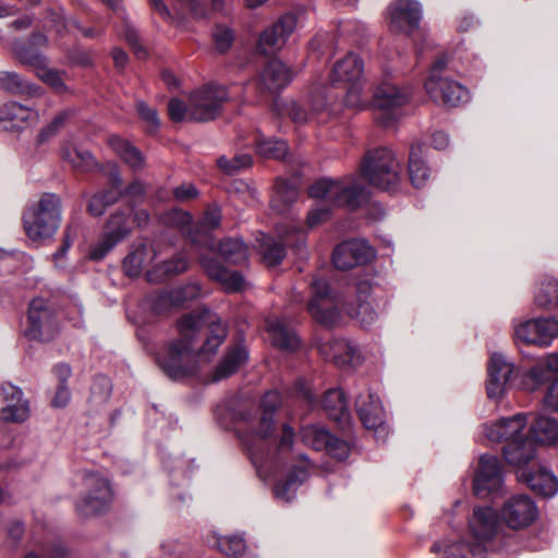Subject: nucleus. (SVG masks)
<instances>
[{
  "mask_svg": "<svg viewBox=\"0 0 558 558\" xmlns=\"http://www.w3.org/2000/svg\"><path fill=\"white\" fill-rule=\"evenodd\" d=\"M323 405L328 416L342 427L349 424L350 414L347 409L344 392L339 388L329 389L324 397Z\"/></svg>",
  "mask_w": 558,
  "mask_h": 558,
  "instance_id": "obj_40",
  "label": "nucleus"
},
{
  "mask_svg": "<svg viewBox=\"0 0 558 558\" xmlns=\"http://www.w3.org/2000/svg\"><path fill=\"white\" fill-rule=\"evenodd\" d=\"M0 418L7 422H24L29 416L28 401L23 397V391L10 384L1 386Z\"/></svg>",
  "mask_w": 558,
  "mask_h": 558,
  "instance_id": "obj_27",
  "label": "nucleus"
},
{
  "mask_svg": "<svg viewBox=\"0 0 558 558\" xmlns=\"http://www.w3.org/2000/svg\"><path fill=\"white\" fill-rule=\"evenodd\" d=\"M497 512L490 507H477L469 521V530L474 542L464 541L439 544L435 543L432 551L441 558H486L485 544L490 541L497 530Z\"/></svg>",
  "mask_w": 558,
  "mask_h": 558,
  "instance_id": "obj_3",
  "label": "nucleus"
},
{
  "mask_svg": "<svg viewBox=\"0 0 558 558\" xmlns=\"http://www.w3.org/2000/svg\"><path fill=\"white\" fill-rule=\"evenodd\" d=\"M361 172L372 186L388 192H396L402 180L401 160L386 147L368 151Z\"/></svg>",
  "mask_w": 558,
  "mask_h": 558,
  "instance_id": "obj_6",
  "label": "nucleus"
},
{
  "mask_svg": "<svg viewBox=\"0 0 558 558\" xmlns=\"http://www.w3.org/2000/svg\"><path fill=\"white\" fill-rule=\"evenodd\" d=\"M502 484L504 474L499 460L490 454H482L473 484L474 494L480 498L498 495Z\"/></svg>",
  "mask_w": 558,
  "mask_h": 558,
  "instance_id": "obj_17",
  "label": "nucleus"
},
{
  "mask_svg": "<svg viewBox=\"0 0 558 558\" xmlns=\"http://www.w3.org/2000/svg\"><path fill=\"white\" fill-rule=\"evenodd\" d=\"M136 109L140 117L148 122L153 128L159 126V119L155 109L148 107L144 101H138L136 104Z\"/></svg>",
  "mask_w": 558,
  "mask_h": 558,
  "instance_id": "obj_63",
  "label": "nucleus"
},
{
  "mask_svg": "<svg viewBox=\"0 0 558 558\" xmlns=\"http://www.w3.org/2000/svg\"><path fill=\"white\" fill-rule=\"evenodd\" d=\"M446 65L444 59L437 60L429 70L424 87L435 102L456 107L469 99V92L458 82L441 75Z\"/></svg>",
  "mask_w": 558,
  "mask_h": 558,
  "instance_id": "obj_11",
  "label": "nucleus"
},
{
  "mask_svg": "<svg viewBox=\"0 0 558 558\" xmlns=\"http://www.w3.org/2000/svg\"><path fill=\"white\" fill-rule=\"evenodd\" d=\"M201 292V289L197 284H190L184 287L182 290L174 291L171 293L162 294L160 299L162 301L167 300H179L181 298L183 299H193L196 298Z\"/></svg>",
  "mask_w": 558,
  "mask_h": 558,
  "instance_id": "obj_60",
  "label": "nucleus"
},
{
  "mask_svg": "<svg viewBox=\"0 0 558 558\" xmlns=\"http://www.w3.org/2000/svg\"><path fill=\"white\" fill-rule=\"evenodd\" d=\"M389 28L392 33L410 35L422 19V7L416 0H393L388 8Z\"/></svg>",
  "mask_w": 558,
  "mask_h": 558,
  "instance_id": "obj_19",
  "label": "nucleus"
},
{
  "mask_svg": "<svg viewBox=\"0 0 558 558\" xmlns=\"http://www.w3.org/2000/svg\"><path fill=\"white\" fill-rule=\"evenodd\" d=\"M39 112L16 101H10L0 108V130L20 131L36 125Z\"/></svg>",
  "mask_w": 558,
  "mask_h": 558,
  "instance_id": "obj_28",
  "label": "nucleus"
},
{
  "mask_svg": "<svg viewBox=\"0 0 558 558\" xmlns=\"http://www.w3.org/2000/svg\"><path fill=\"white\" fill-rule=\"evenodd\" d=\"M208 277L218 281L226 292H239L245 287L244 277L239 271L227 269L219 262L206 257L201 259Z\"/></svg>",
  "mask_w": 558,
  "mask_h": 558,
  "instance_id": "obj_36",
  "label": "nucleus"
},
{
  "mask_svg": "<svg viewBox=\"0 0 558 558\" xmlns=\"http://www.w3.org/2000/svg\"><path fill=\"white\" fill-rule=\"evenodd\" d=\"M306 466L294 468L288 477L275 486V495L278 499L290 501L293 499L298 487L307 478Z\"/></svg>",
  "mask_w": 558,
  "mask_h": 558,
  "instance_id": "obj_45",
  "label": "nucleus"
},
{
  "mask_svg": "<svg viewBox=\"0 0 558 558\" xmlns=\"http://www.w3.org/2000/svg\"><path fill=\"white\" fill-rule=\"evenodd\" d=\"M544 407L551 412L558 413V380H555L547 389L544 396Z\"/></svg>",
  "mask_w": 558,
  "mask_h": 558,
  "instance_id": "obj_64",
  "label": "nucleus"
},
{
  "mask_svg": "<svg viewBox=\"0 0 558 558\" xmlns=\"http://www.w3.org/2000/svg\"><path fill=\"white\" fill-rule=\"evenodd\" d=\"M191 221L192 216L184 210L174 209L168 215V222L182 230L189 227Z\"/></svg>",
  "mask_w": 558,
  "mask_h": 558,
  "instance_id": "obj_62",
  "label": "nucleus"
},
{
  "mask_svg": "<svg viewBox=\"0 0 558 558\" xmlns=\"http://www.w3.org/2000/svg\"><path fill=\"white\" fill-rule=\"evenodd\" d=\"M331 98H333V96L317 93L312 95L307 106L296 101H290L287 105V112L291 120L298 124L313 121L326 123L332 116L339 112V106L330 102Z\"/></svg>",
  "mask_w": 558,
  "mask_h": 558,
  "instance_id": "obj_13",
  "label": "nucleus"
},
{
  "mask_svg": "<svg viewBox=\"0 0 558 558\" xmlns=\"http://www.w3.org/2000/svg\"><path fill=\"white\" fill-rule=\"evenodd\" d=\"M108 144L133 170H140L144 167V158L142 154L128 141H124L117 135H112L108 138Z\"/></svg>",
  "mask_w": 558,
  "mask_h": 558,
  "instance_id": "obj_44",
  "label": "nucleus"
},
{
  "mask_svg": "<svg viewBox=\"0 0 558 558\" xmlns=\"http://www.w3.org/2000/svg\"><path fill=\"white\" fill-rule=\"evenodd\" d=\"M518 480L525 483L533 492L545 497H553L558 492V478L547 468L533 463L518 472Z\"/></svg>",
  "mask_w": 558,
  "mask_h": 558,
  "instance_id": "obj_29",
  "label": "nucleus"
},
{
  "mask_svg": "<svg viewBox=\"0 0 558 558\" xmlns=\"http://www.w3.org/2000/svg\"><path fill=\"white\" fill-rule=\"evenodd\" d=\"M129 214L124 210L114 211L108 219L100 239L90 247V259H102L113 247L125 240L131 233Z\"/></svg>",
  "mask_w": 558,
  "mask_h": 558,
  "instance_id": "obj_14",
  "label": "nucleus"
},
{
  "mask_svg": "<svg viewBox=\"0 0 558 558\" xmlns=\"http://www.w3.org/2000/svg\"><path fill=\"white\" fill-rule=\"evenodd\" d=\"M257 153L265 158L281 159L288 153V144L282 140H260Z\"/></svg>",
  "mask_w": 558,
  "mask_h": 558,
  "instance_id": "obj_53",
  "label": "nucleus"
},
{
  "mask_svg": "<svg viewBox=\"0 0 558 558\" xmlns=\"http://www.w3.org/2000/svg\"><path fill=\"white\" fill-rule=\"evenodd\" d=\"M83 483L86 492L76 505L78 513L90 517L108 510L113 499L110 481L100 472L86 471Z\"/></svg>",
  "mask_w": 558,
  "mask_h": 558,
  "instance_id": "obj_10",
  "label": "nucleus"
},
{
  "mask_svg": "<svg viewBox=\"0 0 558 558\" xmlns=\"http://www.w3.org/2000/svg\"><path fill=\"white\" fill-rule=\"evenodd\" d=\"M61 157L72 168L87 172L96 168V160L93 154L84 148L64 144L61 148Z\"/></svg>",
  "mask_w": 558,
  "mask_h": 558,
  "instance_id": "obj_41",
  "label": "nucleus"
},
{
  "mask_svg": "<svg viewBox=\"0 0 558 558\" xmlns=\"http://www.w3.org/2000/svg\"><path fill=\"white\" fill-rule=\"evenodd\" d=\"M308 195L323 202L307 214V225L313 228L329 218L331 207H359L365 198V189L355 178H323L311 185Z\"/></svg>",
  "mask_w": 558,
  "mask_h": 558,
  "instance_id": "obj_2",
  "label": "nucleus"
},
{
  "mask_svg": "<svg viewBox=\"0 0 558 558\" xmlns=\"http://www.w3.org/2000/svg\"><path fill=\"white\" fill-rule=\"evenodd\" d=\"M14 54L22 63L33 66L36 75L56 92L62 93L66 89L61 73L48 68L47 58L39 51L25 48L24 46H16Z\"/></svg>",
  "mask_w": 558,
  "mask_h": 558,
  "instance_id": "obj_25",
  "label": "nucleus"
},
{
  "mask_svg": "<svg viewBox=\"0 0 558 558\" xmlns=\"http://www.w3.org/2000/svg\"><path fill=\"white\" fill-rule=\"evenodd\" d=\"M187 265H189L187 259L183 255L179 254L171 260L163 262L153 272H150V271L147 272V278L149 281H154L156 279H161L160 276H157L155 278V274L157 271H161L162 276L178 275V274L185 271L187 269Z\"/></svg>",
  "mask_w": 558,
  "mask_h": 558,
  "instance_id": "obj_52",
  "label": "nucleus"
},
{
  "mask_svg": "<svg viewBox=\"0 0 558 558\" xmlns=\"http://www.w3.org/2000/svg\"><path fill=\"white\" fill-rule=\"evenodd\" d=\"M372 284L368 280H361L355 287V301L345 306L347 313L356 318L361 325H372L377 319V313L369 300Z\"/></svg>",
  "mask_w": 558,
  "mask_h": 558,
  "instance_id": "obj_31",
  "label": "nucleus"
},
{
  "mask_svg": "<svg viewBox=\"0 0 558 558\" xmlns=\"http://www.w3.org/2000/svg\"><path fill=\"white\" fill-rule=\"evenodd\" d=\"M323 450H326L330 456L338 460H344L349 456L350 447L345 441L330 435L328 445H326Z\"/></svg>",
  "mask_w": 558,
  "mask_h": 558,
  "instance_id": "obj_58",
  "label": "nucleus"
},
{
  "mask_svg": "<svg viewBox=\"0 0 558 558\" xmlns=\"http://www.w3.org/2000/svg\"><path fill=\"white\" fill-rule=\"evenodd\" d=\"M534 302L539 308H555L558 306V280L546 278L541 281L534 293Z\"/></svg>",
  "mask_w": 558,
  "mask_h": 558,
  "instance_id": "obj_47",
  "label": "nucleus"
},
{
  "mask_svg": "<svg viewBox=\"0 0 558 558\" xmlns=\"http://www.w3.org/2000/svg\"><path fill=\"white\" fill-rule=\"evenodd\" d=\"M61 199L53 193H45L23 216L24 229L33 241L51 238L61 222Z\"/></svg>",
  "mask_w": 558,
  "mask_h": 558,
  "instance_id": "obj_7",
  "label": "nucleus"
},
{
  "mask_svg": "<svg viewBox=\"0 0 558 558\" xmlns=\"http://www.w3.org/2000/svg\"><path fill=\"white\" fill-rule=\"evenodd\" d=\"M177 329L178 338L168 341L156 357L165 374L175 380L194 374L199 360L215 355L228 335L220 317L208 308L183 315Z\"/></svg>",
  "mask_w": 558,
  "mask_h": 558,
  "instance_id": "obj_1",
  "label": "nucleus"
},
{
  "mask_svg": "<svg viewBox=\"0 0 558 558\" xmlns=\"http://www.w3.org/2000/svg\"><path fill=\"white\" fill-rule=\"evenodd\" d=\"M220 255L228 262L234 265L242 264L247 259V247L239 239H226L219 244Z\"/></svg>",
  "mask_w": 558,
  "mask_h": 558,
  "instance_id": "obj_49",
  "label": "nucleus"
},
{
  "mask_svg": "<svg viewBox=\"0 0 558 558\" xmlns=\"http://www.w3.org/2000/svg\"><path fill=\"white\" fill-rule=\"evenodd\" d=\"M318 351L326 360H330L339 366H354L360 362L359 350L345 340L323 341L318 344Z\"/></svg>",
  "mask_w": 558,
  "mask_h": 558,
  "instance_id": "obj_34",
  "label": "nucleus"
},
{
  "mask_svg": "<svg viewBox=\"0 0 558 558\" xmlns=\"http://www.w3.org/2000/svg\"><path fill=\"white\" fill-rule=\"evenodd\" d=\"M27 319L25 335L31 339L49 341L58 330V323L43 299H34L31 302Z\"/></svg>",
  "mask_w": 558,
  "mask_h": 558,
  "instance_id": "obj_18",
  "label": "nucleus"
},
{
  "mask_svg": "<svg viewBox=\"0 0 558 558\" xmlns=\"http://www.w3.org/2000/svg\"><path fill=\"white\" fill-rule=\"evenodd\" d=\"M527 425V414L518 413L510 417H502L496 423L485 424L483 434L495 442L510 444L526 437L524 430Z\"/></svg>",
  "mask_w": 558,
  "mask_h": 558,
  "instance_id": "obj_22",
  "label": "nucleus"
},
{
  "mask_svg": "<svg viewBox=\"0 0 558 558\" xmlns=\"http://www.w3.org/2000/svg\"><path fill=\"white\" fill-rule=\"evenodd\" d=\"M280 241L262 234L259 252L267 266L280 264L286 256L284 246H289L300 258L306 257V232L299 226L284 223L277 229Z\"/></svg>",
  "mask_w": 558,
  "mask_h": 558,
  "instance_id": "obj_9",
  "label": "nucleus"
},
{
  "mask_svg": "<svg viewBox=\"0 0 558 558\" xmlns=\"http://www.w3.org/2000/svg\"><path fill=\"white\" fill-rule=\"evenodd\" d=\"M530 430L534 440L539 444L546 446L558 444V421L554 417L537 416Z\"/></svg>",
  "mask_w": 558,
  "mask_h": 558,
  "instance_id": "obj_42",
  "label": "nucleus"
},
{
  "mask_svg": "<svg viewBox=\"0 0 558 558\" xmlns=\"http://www.w3.org/2000/svg\"><path fill=\"white\" fill-rule=\"evenodd\" d=\"M311 288L313 295L307 305L308 313L317 323L331 326L339 317L338 295L320 279L313 280Z\"/></svg>",
  "mask_w": 558,
  "mask_h": 558,
  "instance_id": "obj_15",
  "label": "nucleus"
},
{
  "mask_svg": "<svg viewBox=\"0 0 558 558\" xmlns=\"http://www.w3.org/2000/svg\"><path fill=\"white\" fill-rule=\"evenodd\" d=\"M410 96L409 88L399 87L388 81L381 82L373 97L376 121L383 126H391L399 119V109L409 101Z\"/></svg>",
  "mask_w": 558,
  "mask_h": 558,
  "instance_id": "obj_12",
  "label": "nucleus"
},
{
  "mask_svg": "<svg viewBox=\"0 0 558 558\" xmlns=\"http://www.w3.org/2000/svg\"><path fill=\"white\" fill-rule=\"evenodd\" d=\"M294 397L298 402L304 404L307 409H311L315 402L316 397L312 390L310 384L299 380L294 387Z\"/></svg>",
  "mask_w": 558,
  "mask_h": 558,
  "instance_id": "obj_57",
  "label": "nucleus"
},
{
  "mask_svg": "<svg viewBox=\"0 0 558 558\" xmlns=\"http://www.w3.org/2000/svg\"><path fill=\"white\" fill-rule=\"evenodd\" d=\"M173 195L179 202H187L198 196L197 189L191 183H183L173 190Z\"/></svg>",
  "mask_w": 558,
  "mask_h": 558,
  "instance_id": "obj_61",
  "label": "nucleus"
},
{
  "mask_svg": "<svg viewBox=\"0 0 558 558\" xmlns=\"http://www.w3.org/2000/svg\"><path fill=\"white\" fill-rule=\"evenodd\" d=\"M220 221H221L220 208L216 205L208 206L204 214V217L202 220V226L206 229L213 230V229H216L220 225Z\"/></svg>",
  "mask_w": 558,
  "mask_h": 558,
  "instance_id": "obj_59",
  "label": "nucleus"
},
{
  "mask_svg": "<svg viewBox=\"0 0 558 558\" xmlns=\"http://www.w3.org/2000/svg\"><path fill=\"white\" fill-rule=\"evenodd\" d=\"M375 256L374 250L364 240H349L336 246L333 265L341 270L365 264Z\"/></svg>",
  "mask_w": 558,
  "mask_h": 558,
  "instance_id": "obj_26",
  "label": "nucleus"
},
{
  "mask_svg": "<svg viewBox=\"0 0 558 558\" xmlns=\"http://www.w3.org/2000/svg\"><path fill=\"white\" fill-rule=\"evenodd\" d=\"M0 88L12 95H40L39 88L23 80L20 74L12 71L0 72Z\"/></svg>",
  "mask_w": 558,
  "mask_h": 558,
  "instance_id": "obj_46",
  "label": "nucleus"
},
{
  "mask_svg": "<svg viewBox=\"0 0 558 558\" xmlns=\"http://www.w3.org/2000/svg\"><path fill=\"white\" fill-rule=\"evenodd\" d=\"M514 365L501 353H492L487 365L486 390L489 399H500L511 385Z\"/></svg>",
  "mask_w": 558,
  "mask_h": 558,
  "instance_id": "obj_21",
  "label": "nucleus"
},
{
  "mask_svg": "<svg viewBox=\"0 0 558 558\" xmlns=\"http://www.w3.org/2000/svg\"><path fill=\"white\" fill-rule=\"evenodd\" d=\"M229 100L223 85L208 84L191 93L189 104L172 98L168 104L169 117L174 122H207L217 118L222 105Z\"/></svg>",
  "mask_w": 558,
  "mask_h": 558,
  "instance_id": "obj_4",
  "label": "nucleus"
},
{
  "mask_svg": "<svg viewBox=\"0 0 558 558\" xmlns=\"http://www.w3.org/2000/svg\"><path fill=\"white\" fill-rule=\"evenodd\" d=\"M248 353L246 349L240 344L229 349L221 359L220 363L216 366L211 375V381H220L232 374L246 363Z\"/></svg>",
  "mask_w": 558,
  "mask_h": 558,
  "instance_id": "obj_39",
  "label": "nucleus"
},
{
  "mask_svg": "<svg viewBox=\"0 0 558 558\" xmlns=\"http://www.w3.org/2000/svg\"><path fill=\"white\" fill-rule=\"evenodd\" d=\"M302 441L315 450H323L328 445L330 433L319 425H307L301 428Z\"/></svg>",
  "mask_w": 558,
  "mask_h": 558,
  "instance_id": "obj_50",
  "label": "nucleus"
},
{
  "mask_svg": "<svg viewBox=\"0 0 558 558\" xmlns=\"http://www.w3.org/2000/svg\"><path fill=\"white\" fill-rule=\"evenodd\" d=\"M218 166L228 174H233L242 169L248 168L252 165V157L248 154H240L229 159L220 157Z\"/></svg>",
  "mask_w": 558,
  "mask_h": 558,
  "instance_id": "obj_55",
  "label": "nucleus"
},
{
  "mask_svg": "<svg viewBox=\"0 0 558 558\" xmlns=\"http://www.w3.org/2000/svg\"><path fill=\"white\" fill-rule=\"evenodd\" d=\"M265 330L271 343L284 351H295L300 347V340L295 332L283 318L269 316L265 320Z\"/></svg>",
  "mask_w": 558,
  "mask_h": 558,
  "instance_id": "obj_37",
  "label": "nucleus"
},
{
  "mask_svg": "<svg viewBox=\"0 0 558 558\" xmlns=\"http://www.w3.org/2000/svg\"><path fill=\"white\" fill-rule=\"evenodd\" d=\"M558 337V320L554 317H538L514 325V339L525 344L548 347Z\"/></svg>",
  "mask_w": 558,
  "mask_h": 558,
  "instance_id": "obj_16",
  "label": "nucleus"
},
{
  "mask_svg": "<svg viewBox=\"0 0 558 558\" xmlns=\"http://www.w3.org/2000/svg\"><path fill=\"white\" fill-rule=\"evenodd\" d=\"M298 26L296 15L286 13L267 27L259 36L257 49L264 54L272 53L280 49L287 41L288 37L295 31Z\"/></svg>",
  "mask_w": 558,
  "mask_h": 558,
  "instance_id": "obj_24",
  "label": "nucleus"
},
{
  "mask_svg": "<svg viewBox=\"0 0 558 558\" xmlns=\"http://www.w3.org/2000/svg\"><path fill=\"white\" fill-rule=\"evenodd\" d=\"M363 69L362 59L349 52L335 63L330 74V83L333 86L343 85L347 89L345 106L357 110H363L368 105L363 96Z\"/></svg>",
  "mask_w": 558,
  "mask_h": 558,
  "instance_id": "obj_8",
  "label": "nucleus"
},
{
  "mask_svg": "<svg viewBox=\"0 0 558 558\" xmlns=\"http://www.w3.org/2000/svg\"><path fill=\"white\" fill-rule=\"evenodd\" d=\"M356 412L365 428L375 432L384 439L388 434L385 424V412L379 398L371 392L360 395L356 399Z\"/></svg>",
  "mask_w": 558,
  "mask_h": 558,
  "instance_id": "obj_23",
  "label": "nucleus"
},
{
  "mask_svg": "<svg viewBox=\"0 0 558 558\" xmlns=\"http://www.w3.org/2000/svg\"><path fill=\"white\" fill-rule=\"evenodd\" d=\"M558 375V354L551 353L539 359L527 369L521 380L524 390L535 391Z\"/></svg>",
  "mask_w": 558,
  "mask_h": 558,
  "instance_id": "obj_30",
  "label": "nucleus"
},
{
  "mask_svg": "<svg viewBox=\"0 0 558 558\" xmlns=\"http://www.w3.org/2000/svg\"><path fill=\"white\" fill-rule=\"evenodd\" d=\"M218 547L221 553L227 556L238 557L246 549L243 537L239 535L223 536L218 539Z\"/></svg>",
  "mask_w": 558,
  "mask_h": 558,
  "instance_id": "obj_54",
  "label": "nucleus"
},
{
  "mask_svg": "<svg viewBox=\"0 0 558 558\" xmlns=\"http://www.w3.org/2000/svg\"><path fill=\"white\" fill-rule=\"evenodd\" d=\"M293 76L292 70L281 60L272 59L259 73V86L269 93H277L286 88Z\"/></svg>",
  "mask_w": 558,
  "mask_h": 558,
  "instance_id": "obj_32",
  "label": "nucleus"
},
{
  "mask_svg": "<svg viewBox=\"0 0 558 558\" xmlns=\"http://www.w3.org/2000/svg\"><path fill=\"white\" fill-rule=\"evenodd\" d=\"M122 195L121 190L109 189L95 194L88 204V211L93 216H101L108 206L113 205Z\"/></svg>",
  "mask_w": 558,
  "mask_h": 558,
  "instance_id": "obj_51",
  "label": "nucleus"
},
{
  "mask_svg": "<svg viewBox=\"0 0 558 558\" xmlns=\"http://www.w3.org/2000/svg\"><path fill=\"white\" fill-rule=\"evenodd\" d=\"M421 147L412 146L409 154V178L415 187H421L428 179L429 171L420 156Z\"/></svg>",
  "mask_w": 558,
  "mask_h": 558,
  "instance_id": "obj_48",
  "label": "nucleus"
},
{
  "mask_svg": "<svg viewBox=\"0 0 558 558\" xmlns=\"http://www.w3.org/2000/svg\"><path fill=\"white\" fill-rule=\"evenodd\" d=\"M299 190L295 182L278 179L271 198V207L278 213H284L298 198Z\"/></svg>",
  "mask_w": 558,
  "mask_h": 558,
  "instance_id": "obj_43",
  "label": "nucleus"
},
{
  "mask_svg": "<svg viewBox=\"0 0 558 558\" xmlns=\"http://www.w3.org/2000/svg\"><path fill=\"white\" fill-rule=\"evenodd\" d=\"M318 351L326 360H330L339 366H354L360 362L359 350L345 340L323 341L318 344Z\"/></svg>",
  "mask_w": 558,
  "mask_h": 558,
  "instance_id": "obj_35",
  "label": "nucleus"
},
{
  "mask_svg": "<svg viewBox=\"0 0 558 558\" xmlns=\"http://www.w3.org/2000/svg\"><path fill=\"white\" fill-rule=\"evenodd\" d=\"M500 515L507 526L520 530L527 527L536 520L538 509L531 497L515 495L505 502Z\"/></svg>",
  "mask_w": 558,
  "mask_h": 558,
  "instance_id": "obj_20",
  "label": "nucleus"
},
{
  "mask_svg": "<svg viewBox=\"0 0 558 558\" xmlns=\"http://www.w3.org/2000/svg\"><path fill=\"white\" fill-rule=\"evenodd\" d=\"M502 452L506 461L517 468V473L535 463V445L527 437L505 445Z\"/></svg>",
  "mask_w": 558,
  "mask_h": 558,
  "instance_id": "obj_38",
  "label": "nucleus"
},
{
  "mask_svg": "<svg viewBox=\"0 0 558 558\" xmlns=\"http://www.w3.org/2000/svg\"><path fill=\"white\" fill-rule=\"evenodd\" d=\"M156 256L157 253L151 244L144 241L134 242L122 262L123 272L128 277L136 278Z\"/></svg>",
  "mask_w": 558,
  "mask_h": 558,
  "instance_id": "obj_33",
  "label": "nucleus"
},
{
  "mask_svg": "<svg viewBox=\"0 0 558 558\" xmlns=\"http://www.w3.org/2000/svg\"><path fill=\"white\" fill-rule=\"evenodd\" d=\"M282 405V398L276 390H270L260 400V415L256 420L244 417L248 430L240 434V439L250 453L252 462L258 466L263 462V447L276 429L275 413Z\"/></svg>",
  "mask_w": 558,
  "mask_h": 558,
  "instance_id": "obj_5",
  "label": "nucleus"
},
{
  "mask_svg": "<svg viewBox=\"0 0 558 558\" xmlns=\"http://www.w3.org/2000/svg\"><path fill=\"white\" fill-rule=\"evenodd\" d=\"M216 49L220 52H226L232 46L234 40V33L231 28L222 25H217L213 33Z\"/></svg>",
  "mask_w": 558,
  "mask_h": 558,
  "instance_id": "obj_56",
  "label": "nucleus"
}]
</instances>
